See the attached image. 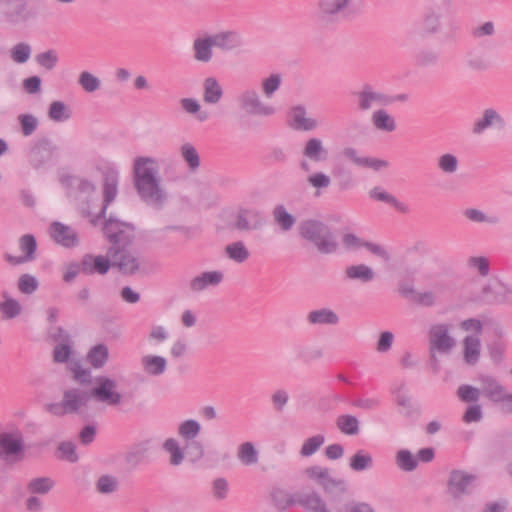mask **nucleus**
I'll return each mask as SVG.
<instances>
[{"label":"nucleus","mask_w":512,"mask_h":512,"mask_svg":"<svg viewBox=\"0 0 512 512\" xmlns=\"http://www.w3.org/2000/svg\"><path fill=\"white\" fill-rule=\"evenodd\" d=\"M2 296L4 301L0 302L1 318L9 320L19 316L22 312L20 303L16 299L9 297L6 292Z\"/></svg>","instance_id":"nucleus-41"},{"label":"nucleus","mask_w":512,"mask_h":512,"mask_svg":"<svg viewBox=\"0 0 512 512\" xmlns=\"http://www.w3.org/2000/svg\"><path fill=\"white\" fill-rule=\"evenodd\" d=\"M118 176L115 172L105 174L103 183V206L97 214V218H105L107 208L117 196Z\"/></svg>","instance_id":"nucleus-21"},{"label":"nucleus","mask_w":512,"mask_h":512,"mask_svg":"<svg viewBox=\"0 0 512 512\" xmlns=\"http://www.w3.org/2000/svg\"><path fill=\"white\" fill-rule=\"evenodd\" d=\"M324 442L325 436L323 434H316L312 437H309L304 440L299 453L302 457H310L321 448Z\"/></svg>","instance_id":"nucleus-52"},{"label":"nucleus","mask_w":512,"mask_h":512,"mask_svg":"<svg viewBox=\"0 0 512 512\" xmlns=\"http://www.w3.org/2000/svg\"><path fill=\"white\" fill-rule=\"evenodd\" d=\"M302 154L313 162H322L327 159L328 150L324 147L321 139L314 137L306 141Z\"/></svg>","instance_id":"nucleus-27"},{"label":"nucleus","mask_w":512,"mask_h":512,"mask_svg":"<svg viewBox=\"0 0 512 512\" xmlns=\"http://www.w3.org/2000/svg\"><path fill=\"white\" fill-rule=\"evenodd\" d=\"M336 426L345 435L353 436L359 433V421L357 417L350 414L338 416Z\"/></svg>","instance_id":"nucleus-44"},{"label":"nucleus","mask_w":512,"mask_h":512,"mask_svg":"<svg viewBox=\"0 0 512 512\" xmlns=\"http://www.w3.org/2000/svg\"><path fill=\"white\" fill-rule=\"evenodd\" d=\"M457 397L465 403H478L481 390L469 384L460 385L457 389Z\"/></svg>","instance_id":"nucleus-54"},{"label":"nucleus","mask_w":512,"mask_h":512,"mask_svg":"<svg viewBox=\"0 0 512 512\" xmlns=\"http://www.w3.org/2000/svg\"><path fill=\"white\" fill-rule=\"evenodd\" d=\"M17 287L21 293L30 295L38 289L39 282L33 275L25 273L18 278Z\"/></svg>","instance_id":"nucleus-59"},{"label":"nucleus","mask_w":512,"mask_h":512,"mask_svg":"<svg viewBox=\"0 0 512 512\" xmlns=\"http://www.w3.org/2000/svg\"><path fill=\"white\" fill-rule=\"evenodd\" d=\"M19 248L23 255L13 256L6 253L5 260L11 265H21L23 263L31 262L36 258L37 241L32 234H25L19 239Z\"/></svg>","instance_id":"nucleus-15"},{"label":"nucleus","mask_w":512,"mask_h":512,"mask_svg":"<svg viewBox=\"0 0 512 512\" xmlns=\"http://www.w3.org/2000/svg\"><path fill=\"white\" fill-rule=\"evenodd\" d=\"M464 360L469 365H475L480 358L481 342L476 336H466L463 341Z\"/></svg>","instance_id":"nucleus-35"},{"label":"nucleus","mask_w":512,"mask_h":512,"mask_svg":"<svg viewBox=\"0 0 512 512\" xmlns=\"http://www.w3.org/2000/svg\"><path fill=\"white\" fill-rule=\"evenodd\" d=\"M442 29L441 15L434 11L426 13L419 24L418 34L422 38L438 34Z\"/></svg>","instance_id":"nucleus-26"},{"label":"nucleus","mask_w":512,"mask_h":512,"mask_svg":"<svg viewBox=\"0 0 512 512\" xmlns=\"http://www.w3.org/2000/svg\"><path fill=\"white\" fill-rule=\"evenodd\" d=\"M371 122L379 131L393 132L396 129L395 119L384 109L374 111Z\"/></svg>","instance_id":"nucleus-38"},{"label":"nucleus","mask_w":512,"mask_h":512,"mask_svg":"<svg viewBox=\"0 0 512 512\" xmlns=\"http://www.w3.org/2000/svg\"><path fill=\"white\" fill-rule=\"evenodd\" d=\"M35 61L41 67L47 70H53L58 63L57 52L53 49L39 53L35 56Z\"/></svg>","instance_id":"nucleus-60"},{"label":"nucleus","mask_w":512,"mask_h":512,"mask_svg":"<svg viewBox=\"0 0 512 512\" xmlns=\"http://www.w3.org/2000/svg\"><path fill=\"white\" fill-rule=\"evenodd\" d=\"M289 126L297 131H312L318 127L316 119L306 117L305 107L298 105L292 108Z\"/></svg>","instance_id":"nucleus-20"},{"label":"nucleus","mask_w":512,"mask_h":512,"mask_svg":"<svg viewBox=\"0 0 512 512\" xmlns=\"http://www.w3.org/2000/svg\"><path fill=\"white\" fill-rule=\"evenodd\" d=\"M237 457L246 466L254 465L258 462V452L251 442H244L239 446Z\"/></svg>","instance_id":"nucleus-48"},{"label":"nucleus","mask_w":512,"mask_h":512,"mask_svg":"<svg viewBox=\"0 0 512 512\" xmlns=\"http://www.w3.org/2000/svg\"><path fill=\"white\" fill-rule=\"evenodd\" d=\"M162 447L165 452L170 454L171 465L178 466L183 462L185 454L175 438H167Z\"/></svg>","instance_id":"nucleus-46"},{"label":"nucleus","mask_w":512,"mask_h":512,"mask_svg":"<svg viewBox=\"0 0 512 512\" xmlns=\"http://www.w3.org/2000/svg\"><path fill=\"white\" fill-rule=\"evenodd\" d=\"M109 360V349L103 344L99 343L92 346L87 355L86 361L93 367L94 369L103 368Z\"/></svg>","instance_id":"nucleus-31"},{"label":"nucleus","mask_w":512,"mask_h":512,"mask_svg":"<svg viewBox=\"0 0 512 512\" xmlns=\"http://www.w3.org/2000/svg\"><path fill=\"white\" fill-rule=\"evenodd\" d=\"M343 155L345 158L349 159L356 166L370 168L374 171H379L382 168L388 167L389 163L386 160L373 158V157H361L358 155V152L353 147H346L343 149Z\"/></svg>","instance_id":"nucleus-19"},{"label":"nucleus","mask_w":512,"mask_h":512,"mask_svg":"<svg viewBox=\"0 0 512 512\" xmlns=\"http://www.w3.org/2000/svg\"><path fill=\"white\" fill-rule=\"evenodd\" d=\"M201 431V425L194 419H187L178 426V435L188 443L195 440Z\"/></svg>","instance_id":"nucleus-45"},{"label":"nucleus","mask_w":512,"mask_h":512,"mask_svg":"<svg viewBox=\"0 0 512 512\" xmlns=\"http://www.w3.org/2000/svg\"><path fill=\"white\" fill-rule=\"evenodd\" d=\"M464 216L474 223H487L489 225H498L501 222L500 216L496 214L487 215L476 208H467L463 212Z\"/></svg>","instance_id":"nucleus-43"},{"label":"nucleus","mask_w":512,"mask_h":512,"mask_svg":"<svg viewBox=\"0 0 512 512\" xmlns=\"http://www.w3.org/2000/svg\"><path fill=\"white\" fill-rule=\"evenodd\" d=\"M50 236L59 245L73 248L79 244L77 232L68 225L55 221L50 225Z\"/></svg>","instance_id":"nucleus-16"},{"label":"nucleus","mask_w":512,"mask_h":512,"mask_svg":"<svg viewBox=\"0 0 512 512\" xmlns=\"http://www.w3.org/2000/svg\"><path fill=\"white\" fill-rule=\"evenodd\" d=\"M143 371L150 376H160L167 368V360L159 355H145L141 358Z\"/></svg>","instance_id":"nucleus-30"},{"label":"nucleus","mask_w":512,"mask_h":512,"mask_svg":"<svg viewBox=\"0 0 512 512\" xmlns=\"http://www.w3.org/2000/svg\"><path fill=\"white\" fill-rule=\"evenodd\" d=\"M225 253L229 259L236 263H243L250 256V252L242 241L233 242L227 245L225 247Z\"/></svg>","instance_id":"nucleus-47"},{"label":"nucleus","mask_w":512,"mask_h":512,"mask_svg":"<svg viewBox=\"0 0 512 512\" xmlns=\"http://www.w3.org/2000/svg\"><path fill=\"white\" fill-rule=\"evenodd\" d=\"M155 164L154 158L137 157L134 161V185L146 204L160 210L167 200V194L160 186L156 168L148 166Z\"/></svg>","instance_id":"nucleus-1"},{"label":"nucleus","mask_w":512,"mask_h":512,"mask_svg":"<svg viewBox=\"0 0 512 512\" xmlns=\"http://www.w3.org/2000/svg\"><path fill=\"white\" fill-rule=\"evenodd\" d=\"M18 121L24 136L32 135L38 127V120L32 114H20L18 116Z\"/></svg>","instance_id":"nucleus-64"},{"label":"nucleus","mask_w":512,"mask_h":512,"mask_svg":"<svg viewBox=\"0 0 512 512\" xmlns=\"http://www.w3.org/2000/svg\"><path fill=\"white\" fill-rule=\"evenodd\" d=\"M355 108L359 112H367L376 106H388L393 98L379 90L370 83H363L360 88L352 92Z\"/></svg>","instance_id":"nucleus-5"},{"label":"nucleus","mask_w":512,"mask_h":512,"mask_svg":"<svg viewBox=\"0 0 512 512\" xmlns=\"http://www.w3.org/2000/svg\"><path fill=\"white\" fill-rule=\"evenodd\" d=\"M307 321L312 325H337L339 316L330 308L312 310L307 314Z\"/></svg>","instance_id":"nucleus-29"},{"label":"nucleus","mask_w":512,"mask_h":512,"mask_svg":"<svg viewBox=\"0 0 512 512\" xmlns=\"http://www.w3.org/2000/svg\"><path fill=\"white\" fill-rule=\"evenodd\" d=\"M413 61L418 68L434 67L440 61V52L432 47L423 46L415 51Z\"/></svg>","instance_id":"nucleus-25"},{"label":"nucleus","mask_w":512,"mask_h":512,"mask_svg":"<svg viewBox=\"0 0 512 512\" xmlns=\"http://www.w3.org/2000/svg\"><path fill=\"white\" fill-rule=\"evenodd\" d=\"M128 227L129 225L115 219L112 215H110L107 219H105L103 232L107 237L109 242H118L119 240L115 239L118 236L116 235L117 230L121 229V227Z\"/></svg>","instance_id":"nucleus-57"},{"label":"nucleus","mask_w":512,"mask_h":512,"mask_svg":"<svg viewBox=\"0 0 512 512\" xmlns=\"http://www.w3.org/2000/svg\"><path fill=\"white\" fill-rule=\"evenodd\" d=\"M450 326L448 324H436L431 326L429 331V341L431 351L437 350L440 353H449L455 346V340L449 335Z\"/></svg>","instance_id":"nucleus-13"},{"label":"nucleus","mask_w":512,"mask_h":512,"mask_svg":"<svg viewBox=\"0 0 512 512\" xmlns=\"http://www.w3.org/2000/svg\"><path fill=\"white\" fill-rule=\"evenodd\" d=\"M489 128L503 130L506 128V121L503 116L494 108H487L482 112L481 117L475 120L472 133L481 135Z\"/></svg>","instance_id":"nucleus-14"},{"label":"nucleus","mask_w":512,"mask_h":512,"mask_svg":"<svg viewBox=\"0 0 512 512\" xmlns=\"http://www.w3.org/2000/svg\"><path fill=\"white\" fill-rule=\"evenodd\" d=\"M211 36L214 47L220 48L223 51H234L243 46V40L236 32L226 31Z\"/></svg>","instance_id":"nucleus-24"},{"label":"nucleus","mask_w":512,"mask_h":512,"mask_svg":"<svg viewBox=\"0 0 512 512\" xmlns=\"http://www.w3.org/2000/svg\"><path fill=\"white\" fill-rule=\"evenodd\" d=\"M0 13L6 22L16 25L37 16V12L29 9L26 0H0Z\"/></svg>","instance_id":"nucleus-10"},{"label":"nucleus","mask_w":512,"mask_h":512,"mask_svg":"<svg viewBox=\"0 0 512 512\" xmlns=\"http://www.w3.org/2000/svg\"><path fill=\"white\" fill-rule=\"evenodd\" d=\"M82 274L105 275L112 267L111 258L103 255L85 254L82 259Z\"/></svg>","instance_id":"nucleus-17"},{"label":"nucleus","mask_w":512,"mask_h":512,"mask_svg":"<svg viewBox=\"0 0 512 512\" xmlns=\"http://www.w3.org/2000/svg\"><path fill=\"white\" fill-rule=\"evenodd\" d=\"M54 486V481L49 477H38L28 483V490L33 494H46Z\"/></svg>","instance_id":"nucleus-56"},{"label":"nucleus","mask_w":512,"mask_h":512,"mask_svg":"<svg viewBox=\"0 0 512 512\" xmlns=\"http://www.w3.org/2000/svg\"><path fill=\"white\" fill-rule=\"evenodd\" d=\"M223 273L220 271H206L194 277L189 282V289L192 292H201L210 286H217L223 280Z\"/></svg>","instance_id":"nucleus-23"},{"label":"nucleus","mask_w":512,"mask_h":512,"mask_svg":"<svg viewBox=\"0 0 512 512\" xmlns=\"http://www.w3.org/2000/svg\"><path fill=\"white\" fill-rule=\"evenodd\" d=\"M345 277L348 280H357L361 283H369L374 279L375 273L371 267L365 264H358L346 267Z\"/></svg>","instance_id":"nucleus-34"},{"label":"nucleus","mask_w":512,"mask_h":512,"mask_svg":"<svg viewBox=\"0 0 512 512\" xmlns=\"http://www.w3.org/2000/svg\"><path fill=\"white\" fill-rule=\"evenodd\" d=\"M96 490L101 494H111L118 489L119 482L113 475L105 474L96 481Z\"/></svg>","instance_id":"nucleus-55"},{"label":"nucleus","mask_w":512,"mask_h":512,"mask_svg":"<svg viewBox=\"0 0 512 512\" xmlns=\"http://www.w3.org/2000/svg\"><path fill=\"white\" fill-rule=\"evenodd\" d=\"M361 0H318L317 20L324 27H335L354 17Z\"/></svg>","instance_id":"nucleus-3"},{"label":"nucleus","mask_w":512,"mask_h":512,"mask_svg":"<svg viewBox=\"0 0 512 512\" xmlns=\"http://www.w3.org/2000/svg\"><path fill=\"white\" fill-rule=\"evenodd\" d=\"M72 111L68 105L62 101H52L48 109V117L54 122H64L70 119Z\"/></svg>","instance_id":"nucleus-42"},{"label":"nucleus","mask_w":512,"mask_h":512,"mask_svg":"<svg viewBox=\"0 0 512 512\" xmlns=\"http://www.w3.org/2000/svg\"><path fill=\"white\" fill-rule=\"evenodd\" d=\"M151 448V440L146 439L135 443L125 455V462L130 468L135 469L145 462Z\"/></svg>","instance_id":"nucleus-22"},{"label":"nucleus","mask_w":512,"mask_h":512,"mask_svg":"<svg viewBox=\"0 0 512 512\" xmlns=\"http://www.w3.org/2000/svg\"><path fill=\"white\" fill-rule=\"evenodd\" d=\"M57 146L48 138H41L31 147L28 160L34 169H40L51 161Z\"/></svg>","instance_id":"nucleus-12"},{"label":"nucleus","mask_w":512,"mask_h":512,"mask_svg":"<svg viewBox=\"0 0 512 512\" xmlns=\"http://www.w3.org/2000/svg\"><path fill=\"white\" fill-rule=\"evenodd\" d=\"M62 183L75 189L77 193L86 197L91 196L96 190V186L93 182L77 176H67L62 179Z\"/></svg>","instance_id":"nucleus-37"},{"label":"nucleus","mask_w":512,"mask_h":512,"mask_svg":"<svg viewBox=\"0 0 512 512\" xmlns=\"http://www.w3.org/2000/svg\"><path fill=\"white\" fill-rule=\"evenodd\" d=\"M78 83L88 93L95 92L101 86L100 79L88 71L80 73Z\"/></svg>","instance_id":"nucleus-58"},{"label":"nucleus","mask_w":512,"mask_h":512,"mask_svg":"<svg viewBox=\"0 0 512 512\" xmlns=\"http://www.w3.org/2000/svg\"><path fill=\"white\" fill-rule=\"evenodd\" d=\"M438 167L446 174H453L458 169V159L453 154H443L438 159Z\"/></svg>","instance_id":"nucleus-63"},{"label":"nucleus","mask_w":512,"mask_h":512,"mask_svg":"<svg viewBox=\"0 0 512 512\" xmlns=\"http://www.w3.org/2000/svg\"><path fill=\"white\" fill-rule=\"evenodd\" d=\"M274 221L284 231H289L295 224V217L290 214L283 205H278L273 210Z\"/></svg>","instance_id":"nucleus-50"},{"label":"nucleus","mask_w":512,"mask_h":512,"mask_svg":"<svg viewBox=\"0 0 512 512\" xmlns=\"http://www.w3.org/2000/svg\"><path fill=\"white\" fill-rule=\"evenodd\" d=\"M237 103L240 110L248 116L270 117L276 113V108L264 103L259 92L254 88L241 91L237 96Z\"/></svg>","instance_id":"nucleus-6"},{"label":"nucleus","mask_w":512,"mask_h":512,"mask_svg":"<svg viewBox=\"0 0 512 512\" xmlns=\"http://www.w3.org/2000/svg\"><path fill=\"white\" fill-rule=\"evenodd\" d=\"M396 403H397V405L404 408L403 414L407 418L419 417L421 414V409L417 406H414L411 403L410 397L407 395L398 394L396 397Z\"/></svg>","instance_id":"nucleus-62"},{"label":"nucleus","mask_w":512,"mask_h":512,"mask_svg":"<svg viewBox=\"0 0 512 512\" xmlns=\"http://www.w3.org/2000/svg\"><path fill=\"white\" fill-rule=\"evenodd\" d=\"M204 94L203 99L208 104H217L222 96L223 89L218 80L214 77H208L204 80Z\"/></svg>","instance_id":"nucleus-39"},{"label":"nucleus","mask_w":512,"mask_h":512,"mask_svg":"<svg viewBox=\"0 0 512 512\" xmlns=\"http://www.w3.org/2000/svg\"><path fill=\"white\" fill-rule=\"evenodd\" d=\"M180 152L189 169L196 171L200 166V157L195 147L190 143H185L181 146Z\"/></svg>","instance_id":"nucleus-53"},{"label":"nucleus","mask_w":512,"mask_h":512,"mask_svg":"<svg viewBox=\"0 0 512 512\" xmlns=\"http://www.w3.org/2000/svg\"><path fill=\"white\" fill-rule=\"evenodd\" d=\"M94 387L89 391L91 398L108 406H118L122 402V395L117 391V382L104 375L94 378Z\"/></svg>","instance_id":"nucleus-8"},{"label":"nucleus","mask_w":512,"mask_h":512,"mask_svg":"<svg viewBox=\"0 0 512 512\" xmlns=\"http://www.w3.org/2000/svg\"><path fill=\"white\" fill-rule=\"evenodd\" d=\"M271 498L276 508L280 511H284L287 507L296 504V493L290 494L279 488L272 491Z\"/></svg>","instance_id":"nucleus-49"},{"label":"nucleus","mask_w":512,"mask_h":512,"mask_svg":"<svg viewBox=\"0 0 512 512\" xmlns=\"http://www.w3.org/2000/svg\"><path fill=\"white\" fill-rule=\"evenodd\" d=\"M25 444L20 430L0 433V460L13 464L24 458Z\"/></svg>","instance_id":"nucleus-7"},{"label":"nucleus","mask_w":512,"mask_h":512,"mask_svg":"<svg viewBox=\"0 0 512 512\" xmlns=\"http://www.w3.org/2000/svg\"><path fill=\"white\" fill-rule=\"evenodd\" d=\"M111 258L112 267L124 275H135L140 269L139 258L133 255L127 248L117 250V247H110L107 251Z\"/></svg>","instance_id":"nucleus-11"},{"label":"nucleus","mask_w":512,"mask_h":512,"mask_svg":"<svg viewBox=\"0 0 512 512\" xmlns=\"http://www.w3.org/2000/svg\"><path fill=\"white\" fill-rule=\"evenodd\" d=\"M31 55V46L25 42L14 45L11 49V58L14 62L23 64L28 61Z\"/></svg>","instance_id":"nucleus-61"},{"label":"nucleus","mask_w":512,"mask_h":512,"mask_svg":"<svg viewBox=\"0 0 512 512\" xmlns=\"http://www.w3.org/2000/svg\"><path fill=\"white\" fill-rule=\"evenodd\" d=\"M296 504L313 512H330L321 496L316 492L296 493Z\"/></svg>","instance_id":"nucleus-28"},{"label":"nucleus","mask_w":512,"mask_h":512,"mask_svg":"<svg viewBox=\"0 0 512 512\" xmlns=\"http://www.w3.org/2000/svg\"><path fill=\"white\" fill-rule=\"evenodd\" d=\"M480 382L482 384L481 394L493 403L506 391V388L493 376H481Z\"/></svg>","instance_id":"nucleus-32"},{"label":"nucleus","mask_w":512,"mask_h":512,"mask_svg":"<svg viewBox=\"0 0 512 512\" xmlns=\"http://www.w3.org/2000/svg\"><path fill=\"white\" fill-rule=\"evenodd\" d=\"M507 293V289L501 283L497 286L486 285L482 289L483 300L490 305L506 303Z\"/></svg>","instance_id":"nucleus-33"},{"label":"nucleus","mask_w":512,"mask_h":512,"mask_svg":"<svg viewBox=\"0 0 512 512\" xmlns=\"http://www.w3.org/2000/svg\"><path fill=\"white\" fill-rule=\"evenodd\" d=\"M299 236L313 245L322 255L334 254L338 251L339 244L331 228L323 221L306 219L300 222Z\"/></svg>","instance_id":"nucleus-2"},{"label":"nucleus","mask_w":512,"mask_h":512,"mask_svg":"<svg viewBox=\"0 0 512 512\" xmlns=\"http://www.w3.org/2000/svg\"><path fill=\"white\" fill-rule=\"evenodd\" d=\"M90 399L89 391L71 388L64 391L61 402L48 403L45 405V410L58 417L76 414L83 406L87 405Z\"/></svg>","instance_id":"nucleus-4"},{"label":"nucleus","mask_w":512,"mask_h":512,"mask_svg":"<svg viewBox=\"0 0 512 512\" xmlns=\"http://www.w3.org/2000/svg\"><path fill=\"white\" fill-rule=\"evenodd\" d=\"M396 464L405 472L414 471L417 466V458L409 450L401 449L396 453Z\"/></svg>","instance_id":"nucleus-51"},{"label":"nucleus","mask_w":512,"mask_h":512,"mask_svg":"<svg viewBox=\"0 0 512 512\" xmlns=\"http://www.w3.org/2000/svg\"><path fill=\"white\" fill-rule=\"evenodd\" d=\"M262 215L255 210L240 209L234 227L239 231L257 230L263 226Z\"/></svg>","instance_id":"nucleus-18"},{"label":"nucleus","mask_w":512,"mask_h":512,"mask_svg":"<svg viewBox=\"0 0 512 512\" xmlns=\"http://www.w3.org/2000/svg\"><path fill=\"white\" fill-rule=\"evenodd\" d=\"M214 46L212 36L197 38L194 40V58L197 61L207 63L212 59V47Z\"/></svg>","instance_id":"nucleus-36"},{"label":"nucleus","mask_w":512,"mask_h":512,"mask_svg":"<svg viewBox=\"0 0 512 512\" xmlns=\"http://www.w3.org/2000/svg\"><path fill=\"white\" fill-rule=\"evenodd\" d=\"M477 476L467 471L453 469L447 480V493L454 501H461L472 493Z\"/></svg>","instance_id":"nucleus-9"},{"label":"nucleus","mask_w":512,"mask_h":512,"mask_svg":"<svg viewBox=\"0 0 512 512\" xmlns=\"http://www.w3.org/2000/svg\"><path fill=\"white\" fill-rule=\"evenodd\" d=\"M349 467L355 472L371 469L373 467V458L369 452L360 449L350 458Z\"/></svg>","instance_id":"nucleus-40"}]
</instances>
